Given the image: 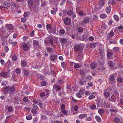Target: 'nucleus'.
I'll list each match as a JSON object with an SVG mask.
<instances>
[{
  "instance_id": "nucleus-23",
  "label": "nucleus",
  "mask_w": 123,
  "mask_h": 123,
  "mask_svg": "<svg viewBox=\"0 0 123 123\" xmlns=\"http://www.w3.org/2000/svg\"><path fill=\"white\" fill-rule=\"evenodd\" d=\"M108 64L110 67H113L115 65L114 63L112 61H109L108 62Z\"/></svg>"
},
{
  "instance_id": "nucleus-25",
  "label": "nucleus",
  "mask_w": 123,
  "mask_h": 123,
  "mask_svg": "<svg viewBox=\"0 0 123 123\" xmlns=\"http://www.w3.org/2000/svg\"><path fill=\"white\" fill-rule=\"evenodd\" d=\"M26 62L25 61L23 60L21 62V65L22 66L25 67L26 66Z\"/></svg>"
},
{
  "instance_id": "nucleus-47",
  "label": "nucleus",
  "mask_w": 123,
  "mask_h": 123,
  "mask_svg": "<svg viewBox=\"0 0 123 123\" xmlns=\"http://www.w3.org/2000/svg\"><path fill=\"white\" fill-rule=\"evenodd\" d=\"M84 89H80L79 91V92L82 95H83L84 93Z\"/></svg>"
},
{
  "instance_id": "nucleus-26",
  "label": "nucleus",
  "mask_w": 123,
  "mask_h": 123,
  "mask_svg": "<svg viewBox=\"0 0 123 123\" xmlns=\"http://www.w3.org/2000/svg\"><path fill=\"white\" fill-rule=\"evenodd\" d=\"M32 9L33 12L35 13L37 12L38 10V7L36 6H34L32 9L31 8V9L32 10Z\"/></svg>"
},
{
  "instance_id": "nucleus-22",
  "label": "nucleus",
  "mask_w": 123,
  "mask_h": 123,
  "mask_svg": "<svg viewBox=\"0 0 123 123\" xmlns=\"http://www.w3.org/2000/svg\"><path fill=\"white\" fill-rule=\"evenodd\" d=\"M16 73L17 74H20L21 72V69L18 68H16L15 70Z\"/></svg>"
},
{
  "instance_id": "nucleus-39",
  "label": "nucleus",
  "mask_w": 123,
  "mask_h": 123,
  "mask_svg": "<svg viewBox=\"0 0 123 123\" xmlns=\"http://www.w3.org/2000/svg\"><path fill=\"white\" fill-rule=\"evenodd\" d=\"M61 65L62 67L64 69H66V63L65 62H62L61 63Z\"/></svg>"
},
{
  "instance_id": "nucleus-9",
  "label": "nucleus",
  "mask_w": 123,
  "mask_h": 123,
  "mask_svg": "<svg viewBox=\"0 0 123 123\" xmlns=\"http://www.w3.org/2000/svg\"><path fill=\"white\" fill-rule=\"evenodd\" d=\"M29 7L30 9H31L32 7L33 6L34 2L32 0H28L27 1Z\"/></svg>"
},
{
  "instance_id": "nucleus-51",
  "label": "nucleus",
  "mask_w": 123,
  "mask_h": 123,
  "mask_svg": "<svg viewBox=\"0 0 123 123\" xmlns=\"http://www.w3.org/2000/svg\"><path fill=\"white\" fill-rule=\"evenodd\" d=\"M70 86H68L67 87V91H68L69 92H71L72 91V90Z\"/></svg>"
},
{
  "instance_id": "nucleus-55",
  "label": "nucleus",
  "mask_w": 123,
  "mask_h": 123,
  "mask_svg": "<svg viewBox=\"0 0 123 123\" xmlns=\"http://www.w3.org/2000/svg\"><path fill=\"white\" fill-rule=\"evenodd\" d=\"M96 66V65L95 63H92L91 65V67L93 69L95 68Z\"/></svg>"
},
{
  "instance_id": "nucleus-34",
  "label": "nucleus",
  "mask_w": 123,
  "mask_h": 123,
  "mask_svg": "<svg viewBox=\"0 0 123 123\" xmlns=\"http://www.w3.org/2000/svg\"><path fill=\"white\" fill-rule=\"evenodd\" d=\"M113 18L115 20L117 21H118L119 20V18L117 15H114L113 16Z\"/></svg>"
},
{
  "instance_id": "nucleus-58",
  "label": "nucleus",
  "mask_w": 123,
  "mask_h": 123,
  "mask_svg": "<svg viewBox=\"0 0 123 123\" xmlns=\"http://www.w3.org/2000/svg\"><path fill=\"white\" fill-rule=\"evenodd\" d=\"M57 82L59 84H62L63 83L64 81L63 80L61 79H59L58 80Z\"/></svg>"
},
{
  "instance_id": "nucleus-21",
  "label": "nucleus",
  "mask_w": 123,
  "mask_h": 123,
  "mask_svg": "<svg viewBox=\"0 0 123 123\" xmlns=\"http://www.w3.org/2000/svg\"><path fill=\"white\" fill-rule=\"evenodd\" d=\"M117 29L119 30V31L121 33H123V26L121 25L117 27Z\"/></svg>"
},
{
  "instance_id": "nucleus-48",
  "label": "nucleus",
  "mask_w": 123,
  "mask_h": 123,
  "mask_svg": "<svg viewBox=\"0 0 123 123\" xmlns=\"http://www.w3.org/2000/svg\"><path fill=\"white\" fill-rule=\"evenodd\" d=\"M67 42V40L65 38H63L61 40V42L62 43H65Z\"/></svg>"
},
{
  "instance_id": "nucleus-8",
  "label": "nucleus",
  "mask_w": 123,
  "mask_h": 123,
  "mask_svg": "<svg viewBox=\"0 0 123 123\" xmlns=\"http://www.w3.org/2000/svg\"><path fill=\"white\" fill-rule=\"evenodd\" d=\"M22 46L23 47V50L25 51L27 50L29 48L28 44L26 43H24L23 44Z\"/></svg>"
},
{
  "instance_id": "nucleus-11",
  "label": "nucleus",
  "mask_w": 123,
  "mask_h": 123,
  "mask_svg": "<svg viewBox=\"0 0 123 123\" xmlns=\"http://www.w3.org/2000/svg\"><path fill=\"white\" fill-rule=\"evenodd\" d=\"M53 88L56 90H57L58 91L61 89V86L56 84L54 85L53 86Z\"/></svg>"
},
{
  "instance_id": "nucleus-56",
  "label": "nucleus",
  "mask_w": 123,
  "mask_h": 123,
  "mask_svg": "<svg viewBox=\"0 0 123 123\" xmlns=\"http://www.w3.org/2000/svg\"><path fill=\"white\" fill-rule=\"evenodd\" d=\"M92 78V77L90 75H88L87 76L86 78V80L88 81L91 80Z\"/></svg>"
},
{
  "instance_id": "nucleus-24",
  "label": "nucleus",
  "mask_w": 123,
  "mask_h": 123,
  "mask_svg": "<svg viewBox=\"0 0 123 123\" xmlns=\"http://www.w3.org/2000/svg\"><path fill=\"white\" fill-rule=\"evenodd\" d=\"M95 118L97 121L98 122H100L101 121V119L100 117L98 115L95 116Z\"/></svg>"
},
{
  "instance_id": "nucleus-45",
  "label": "nucleus",
  "mask_w": 123,
  "mask_h": 123,
  "mask_svg": "<svg viewBox=\"0 0 123 123\" xmlns=\"http://www.w3.org/2000/svg\"><path fill=\"white\" fill-rule=\"evenodd\" d=\"M51 27V26L50 24H47L46 25V28L48 31L50 30Z\"/></svg>"
},
{
  "instance_id": "nucleus-27",
  "label": "nucleus",
  "mask_w": 123,
  "mask_h": 123,
  "mask_svg": "<svg viewBox=\"0 0 123 123\" xmlns=\"http://www.w3.org/2000/svg\"><path fill=\"white\" fill-rule=\"evenodd\" d=\"M77 12L78 13L80 16H82L84 14V13L83 11H78L77 8L76 9Z\"/></svg>"
},
{
  "instance_id": "nucleus-30",
  "label": "nucleus",
  "mask_w": 123,
  "mask_h": 123,
  "mask_svg": "<svg viewBox=\"0 0 123 123\" xmlns=\"http://www.w3.org/2000/svg\"><path fill=\"white\" fill-rule=\"evenodd\" d=\"M45 98H46L47 97L49 96V92L48 90L47 89L45 91Z\"/></svg>"
},
{
  "instance_id": "nucleus-1",
  "label": "nucleus",
  "mask_w": 123,
  "mask_h": 123,
  "mask_svg": "<svg viewBox=\"0 0 123 123\" xmlns=\"http://www.w3.org/2000/svg\"><path fill=\"white\" fill-rule=\"evenodd\" d=\"M45 43H48L49 44L51 45V46L52 47L55 48L56 46L55 44L54 43L53 40L52 39H49V37H47L45 39Z\"/></svg>"
},
{
  "instance_id": "nucleus-5",
  "label": "nucleus",
  "mask_w": 123,
  "mask_h": 123,
  "mask_svg": "<svg viewBox=\"0 0 123 123\" xmlns=\"http://www.w3.org/2000/svg\"><path fill=\"white\" fill-rule=\"evenodd\" d=\"M7 73L5 71H1L0 73V77L4 78H7Z\"/></svg>"
},
{
  "instance_id": "nucleus-10",
  "label": "nucleus",
  "mask_w": 123,
  "mask_h": 123,
  "mask_svg": "<svg viewBox=\"0 0 123 123\" xmlns=\"http://www.w3.org/2000/svg\"><path fill=\"white\" fill-rule=\"evenodd\" d=\"M41 121L43 122H45L47 117L45 115L41 114L40 116Z\"/></svg>"
},
{
  "instance_id": "nucleus-15",
  "label": "nucleus",
  "mask_w": 123,
  "mask_h": 123,
  "mask_svg": "<svg viewBox=\"0 0 123 123\" xmlns=\"http://www.w3.org/2000/svg\"><path fill=\"white\" fill-rule=\"evenodd\" d=\"M111 10V6H109L105 8V11L106 13L109 14L110 13Z\"/></svg>"
},
{
  "instance_id": "nucleus-59",
  "label": "nucleus",
  "mask_w": 123,
  "mask_h": 123,
  "mask_svg": "<svg viewBox=\"0 0 123 123\" xmlns=\"http://www.w3.org/2000/svg\"><path fill=\"white\" fill-rule=\"evenodd\" d=\"M10 90V88L8 86H6L4 88V90L5 92H8Z\"/></svg>"
},
{
  "instance_id": "nucleus-61",
  "label": "nucleus",
  "mask_w": 123,
  "mask_h": 123,
  "mask_svg": "<svg viewBox=\"0 0 123 123\" xmlns=\"http://www.w3.org/2000/svg\"><path fill=\"white\" fill-rule=\"evenodd\" d=\"M26 118L27 120H29L31 119L32 117L31 115L28 116L26 117Z\"/></svg>"
},
{
  "instance_id": "nucleus-32",
  "label": "nucleus",
  "mask_w": 123,
  "mask_h": 123,
  "mask_svg": "<svg viewBox=\"0 0 123 123\" xmlns=\"http://www.w3.org/2000/svg\"><path fill=\"white\" fill-rule=\"evenodd\" d=\"M65 30L63 29H61L59 31V34L60 35L64 34L65 32Z\"/></svg>"
},
{
  "instance_id": "nucleus-40",
  "label": "nucleus",
  "mask_w": 123,
  "mask_h": 123,
  "mask_svg": "<svg viewBox=\"0 0 123 123\" xmlns=\"http://www.w3.org/2000/svg\"><path fill=\"white\" fill-rule=\"evenodd\" d=\"M76 96L79 98H81L82 97L81 94L79 92H77L76 94Z\"/></svg>"
},
{
  "instance_id": "nucleus-31",
  "label": "nucleus",
  "mask_w": 123,
  "mask_h": 123,
  "mask_svg": "<svg viewBox=\"0 0 123 123\" xmlns=\"http://www.w3.org/2000/svg\"><path fill=\"white\" fill-rule=\"evenodd\" d=\"M107 17V15L103 13L101 14L100 16V17L103 19Z\"/></svg>"
},
{
  "instance_id": "nucleus-16",
  "label": "nucleus",
  "mask_w": 123,
  "mask_h": 123,
  "mask_svg": "<svg viewBox=\"0 0 123 123\" xmlns=\"http://www.w3.org/2000/svg\"><path fill=\"white\" fill-rule=\"evenodd\" d=\"M104 97L107 99L110 95V93L109 92L105 91L104 92Z\"/></svg>"
},
{
  "instance_id": "nucleus-52",
  "label": "nucleus",
  "mask_w": 123,
  "mask_h": 123,
  "mask_svg": "<svg viewBox=\"0 0 123 123\" xmlns=\"http://www.w3.org/2000/svg\"><path fill=\"white\" fill-rule=\"evenodd\" d=\"M15 90V88L13 86H12L10 88L9 90L10 92H13Z\"/></svg>"
},
{
  "instance_id": "nucleus-13",
  "label": "nucleus",
  "mask_w": 123,
  "mask_h": 123,
  "mask_svg": "<svg viewBox=\"0 0 123 123\" xmlns=\"http://www.w3.org/2000/svg\"><path fill=\"white\" fill-rule=\"evenodd\" d=\"M57 57L56 55L54 54H51L50 56V59L52 61H55L56 60Z\"/></svg>"
},
{
  "instance_id": "nucleus-28",
  "label": "nucleus",
  "mask_w": 123,
  "mask_h": 123,
  "mask_svg": "<svg viewBox=\"0 0 123 123\" xmlns=\"http://www.w3.org/2000/svg\"><path fill=\"white\" fill-rule=\"evenodd\" d=\"M119 50V49L118 47H115L113 49V51L114 52H118Z\"/></svg>"
},
{
  "instance_id": "nucleus-57",
  "label": "nucleus",
  "mask_w": 123,
  "mask_h": 123,
  "mask_svg": "<svg viewBox=\"0 0 123 123\" xmlns=\"http://www.w3.org/2000/svg\"><path fill=\"white\" fill-rule=\"evenodd\" d=\"M83 28L81 27H79L78 30V31L79 32H82L83 31Z\"/></svg>"
},
{
  "instance_id": "nucleus-41",
  "label": "nucleus",
  "mask_w": 123,
  "mask_h": 123,
  "mask_svg": "<svg viewBox=\"0 0 123 123\" xmlns=\"http://www.w3.org/2000/svg\"><path fill=\"white\" fill-rule=\"evenodd\" d=\"M96 101L97 103V105L98 106L100 104L99 103L101 101L100 99L99 98H98L96 100Z\"/></svg>"
},
{
  "instance_id": "nucleus-44",
  "label": "nucleus",
  "mask_w": 123,
  "mask_h": 123,
  "mask_svg": "<svg viewBox=\"0 0 123 123\" xmlns=\"http://www.w3.org/2000/svg\"><path fill=\"white\" fill-rule=\"evenodd\" d=\"M7 110L9 112L13 111L12 108V107L9 106L7 108Z\"/></svg>"
},
{
  "instance_id": "nucleus-12",
  "label": "nucleus",
  "mask_w": 123,
  "mask_h": 123,
  "mask_svg": "<svg viewBox=\"0 0 123 123\" xmlns=\"http://www.w3.org/2000/svg\"><path fill=\"white\" fill-rule=\"evenodd\" d=\"M3 6L5 8H7L10 7V4L7 2H4L3 3Z\"/></svg>"
},
{
  "instance_id": "nucleus-42",
  "label": "nucleus",
  "mask_w": 123,
  "mask_h": 123,
  "mask_svg": "<svg viewBox=\"0 0 123 123\" xmlns=\"http://www.w3.org/2000/svg\"><path fill=\"white\" fill-rule=\"evenodd\" d=\"M120 119L118 117H116L115 118L114 121L116 123H119L120 122Z\"/></svg>"
},
{
  "instance_id": "nucleus-37",
  "label": "nucleus",
  "mask_w": 123,
  "mask_h": 123,
  "mask_svg": "<svg viewBox=\"0 0 123 123\" xmlns=\"http://www.w3.org/2000/svg\"><path fill=\"white\" fill-rule=\"evenodd\" d=\"M90 108L91 110H93L95 109L96 108V106L95 105L93 104L90 106Z\"/></svg>"
},
{
  "instance_id": "nucleus-29",
  "label": "nucleus",
  "mask_w": 123,
  "mask_h": 123,
  "mask_svg": "<svg viewBox=\"0 0 123 123\" xmlns=\"http://www.w3.org/2000/svg\"><path fill=\"white\" fill-rule=\"evenodd\" d=\"M113 54L111 52H108L107 54V56L110 59H111V57L112 56Z\"/></svg>"
},
{
  "instance_id": "nucleus-60",
  "label": "nucleus",
  "mask_w": 123,
  "mask_h": 123,
  "mask_svg": "<svg viewBox=\"0 0 123 123\" xmlns=\"http://www.w3.org/2000/svg\"><path fill=\"white\" fill-rule=\"evenodd\" d=\"M86 120L87 121H91L92 120V118L91 117H86Z\"/></svg>"
},
{
  "instance_id": "nucleus-3",
  "label": "nucleus",
  "mask_w": 123,
  "mask_h": 123,
  "mask_svg": "<svg viewBox=\"0 0 123 123\" xmlns=\"http://www.w3.org/2000/svg\"><path fill=\"white\" fill-rule=\"evenodd\" d=\"M109 82L111 84H114L116 82V78L113 75H111L109 77Z\"/></svg>"
},
{
  "instance_id": "nucleus-6",
  "label": "nucleus",
  "mask_w": 123,
  "mask_h": 123,
  "mask_svg": "<svg viewBox=\"0 0 123 123\" xmlns=\"http://www.w3.org/2000/svg\"><path fill=\"white\" fill-rule=\"evenodd\" d=\"M99 7L100 8H101L104 6L105 3V0H100L98 2Z\"/></svg>"
},
{
  "instance_id": "nucleus-33",
  "label": "nucleus",
  "mask_w": 123,
  "mask_h": 123,
  "mask_svg": "<svg viewBox=\"0 0 123 123\" xmlns=\"http://www.w3.org/2000/svg\"><path fill=\"white\" fill-rule=\"evenodd\" d=\"M8 83L7 81H3L1 82V84L2 85L5 86L8 84Z\"/></svg>"
},
{
  "instance_id": "nucleus-19",
  "label": "nucleus",
  "mask_w": 123,
  "mask_h": 123,
  "mask_svg": "<svg viewBox=\"0 0 123 123\" xmlns=\"http://www.w3.org/2000/svg\"><path fill=\"white\" fill-rule=\"evenodd\" d=\"M90 21L89 18L87 17H85L83 19V22L85 24H88Z\"/></svg>"
},
{
  "instance_id": "nucleus-4",
  "label": "nucleus",
  "mask_w": 123,
  "mask_h": 123,
  "mask_svg": "<svg viewBox=\"0 0 123 123\" xmlns=\"http://www.w3.org/2000/svg\"><path fill=\"white\" fill-rule=\"evenodd\" d=\"M71 22V19L69 18L66 17L64 19V23L66 25H69L70 24Z\"/></svg>"
},
{
  "instance_id": "nucleus-17",
  "label": "nucleus",
  "mask_w": 123,
  "mask_h": 123,
  "mask_svg": "<svg viewBox=\"0 0 123 123\" xmlns=\"http://www.w3.org/2000/svg\"><path fill=\"white\" fill-rule=\"evenodd\" d=\"M46 49L47 51L49 53L53 52H54V50L52 48L50 47H47Z\"/></svg>"
},
{
  "instance_id": "nucleus-2",
  "label": "nucleus",
  "mask_w": 123,
  "mask_h": 123,
  "mask_svg": "<svg viewBox=\"0 0 123 123\" xmlns=\"http://www.w3.org/2000/svg\"><path fill=\"white\" fill-rule=\"evenodd\" d=\"M74 48L80 53H82L83 50V49L82 47L78 44L74 45Z\"/></svg>"
},
{
  "instance_id": "nucleus-63",
  "label": "nucleus",
  "mask_w": 123,
  "mask_h": 123,
  "mask_svg": "<svg viewBox=\"0 0 123 123\" xmlns=\"http://www.w3.org/2000/svg\"><path fill=\"white\" fill-rule=\"evenodd\" d=\"M17 59V57L16 56L14 55L12 56V59L13 61H15Z\"/></svg>"
},
{
  "instance_id": "nucleus-14",
  "label": "nucleus",
  "mask_w": 123,
  "mask_h": 123,
  "mask_svg": "<svg viewBox=\"0 0 123 123\" xmlns=\"http://www.w3.org/2000/svg\"><path fill=\"white\" fill-rule=\"evenodd\" d=\"M33 45L34 47L37 48V47L39 45V43L38 42L37 40H33Z\"/></svg>"
},
{
  "instance_id": "nucleus-62",
  "label": "nucleus",
  "mask_w": 123,
  "mask_h": 123,
  "mask_svg": "<svg viewBox=\"0 0 123 123\" xmlns=\"http://www.w3.org/2000/svg\"><path fill=\"white\" fill-rule=\"evenodd\" d=\"M78 109V106L75 105L74 107V110L76 112L77 111Z\"/></svg>"
},
{
  "instance_id": "nucleus-49",
  "label": "nucleus",
  "mask_w": 123,
  "mask_h": 123,
  "mask_svg": "<svg viewBox=\"0 0 123 123\" xmlns=\"http://www.w3.org/2000/svg\"><path fill=\"white\" fill-rule=\"evenodd\" d=\"M57 9L56 8V9L55 10H51V14L55 15L56 14V12L57 11Z\"/></svg>"
},
{
  "instance_id": "nucleus-7",
  "label": "nucleus",
  "mask_w": 123,
  "mask_h": 123,
  "mask_svg": "<svg viewBox=\"0 0 123 123\" xmlns=\"http://www.w3.org/2000/svg\"><path fill=\"white\" fill-rule=\"evenodd\" d=\"M6 28L8 31L12 30L13 29V26L11 24H7L5 26Z\"/></svg>"
},
{
  "instance_id": "nucleus-18",
  "label": "nucleus",
  "mask_w": 123,
  "mask_h": 123,
  "mask_svg": "<svg viewBox=\"0 0 123 123\" xmlns=\"http://www.w3.org/2000/svg\"><path fill=\"white\" fill-rule=\"evenodd\" d=\"M30 72H28L27 70L24 69L23 70V73L24 75L27 76L30 75Z\"/></svg>"
},
{
  "instance_id": "nucleus-53",
  "label": "nucleus",
  "mask_w": 123,
  "mask_h": 123,
  "mask_svg": "<svg viewBox=\"0 0 123 123\" xmlns=\"http://www.w3.org/2000/svg\"><path fill=\"white\" fill-rule=\"evenodd\" d=\"M40 96L41 97L43 98V97H44V98H45V93L44 92H41L40 94Z\"/></svg>"
},
{
  "instance_id": "nucleus-64",
  "label": "nucleus",
  "mask_w": 123,
  "mask_h": 123,
  "mask_svg": "<svg viewBox=\"0 0 123 123\" xmlns=\"http://www.w3.org/2000/svg\"><path fill=\"white\" fill-rule=\"evenodd\" d=\"M119 103L121 105H123V98H121L119 100Z\"/></svg>"
},
{
  "instance_id": "nucleus-38",
  "label": "nucleus",
  "mask_w": 123,
  "mask_h": 123,
  "mask_svg": "<svg viewBox=\"0 0 123 123\" xmlns=\"http://www.w3.org/2000/svg\"><path fill=\"white\" fill-rule=\"evenodd\" d=\"M96 46V44L94 43H91L90 46L92 48H94Z\"/></svg>"
},
{
  "instance_id": "nucleus-43",
  "label": "nucleus",
  "mask_w": 123,
  "mask_h": 123,
  "mask_svg": "<svg viewBox=\"0 0 123 123\" xmlns=\"http://www.w3.org/2000/svg\"><path fill=\"white\" fill-rule=\"evenodd\" d=\"M95 97L94 96L92 95L89 96L88 98L89 100H91L92 99L94 98Z\"/></svg>"
},
{
  "instance_id": "nucleus-36",
  "label": "nucleus",
  "mask_w": 123,
  "mask_h": 123,
  "mask_svg": "<svg viewBox=\"0 0 123 123\" xmlns=\"http://www.w3.org/2000/svg\"><path fill=\"white\" fill-rule=\"evenodd\" d=\"M73 13V11L72 10H68L67 13L68 15L70 16Z\"/></svg>"
},
{
  "instance_id": "nucleus-20",
  "label": "nucleus",
  "mask_w": 123,
  "mask_h": 123,
  "mask_svg": "<svg viewBox=\"0 0 123 123\" xmlns=\"http://www.w3.org/2000/svg\"><path fill=\"white\" fill-rule=\"evenodd\" d=\"M87 116V114H81L79 116V117L81 119Z\"/></svg>"
},
{
  "instance_id": "nucleus-50",
  "label": "nucleus",
  "mask_w": 123,
  "mask_h": 123,
  "mask_svg": "<svg viewBox=\"0 0 123 123\" xmlns=\"http://www.w3.org/2000/svg\"><path fill=\"white\" fill-rule=\"evenodd\" d=\"M98 111L99 113L100 114H102L104 112V110L102 109H99L98 110Z\"/></svg>"
},
{
  "instance_id": "nucleus-46",
  "label": "nucleus",
  "mask_w": 123,
  "mask_h": 123,
  "mask_svg": "<svg viewBox=\"0 0 123 123\" xmlns=\"http://www.w3.org/2000/svg\"><path fill=\"white\" fill-rule=\"evenodd\" d=\"M75 64L74 65V67L75 68H77L80 67V65L79 63H75Z\"/></svg>"
},
{
  "instance_id": "nucleus-35",
  "label": "nucleus",
  "mask_w": 123,
  "mask_h": 123,
  "mask_svg": "<svg viewBox=\"0 0 123 123\" xmlns=\"http://www.w3.org/2000/svg\"><path fill=\"white\" fill-rule=\"evenodd\" d=\"M111 101L115 102V101H116V99L114 95H112L111 96Z\"/></svg>"
},
{
  "instance_id": "nucleus-54",
  "label": "nucleus",
  "mask_w": 123,
  "mask_h": 123,
  "mask_svg": "<svg viewBox=\"0 0 123 123\" xmlns=\"http://www.w3.org/2000/svg\"><path fill=\"white\" fill-rule=\"evenodd\" d=\"M9 50V48L7 46H5L4 47V52H7Z\"/></svg>"
}]
</instances>
